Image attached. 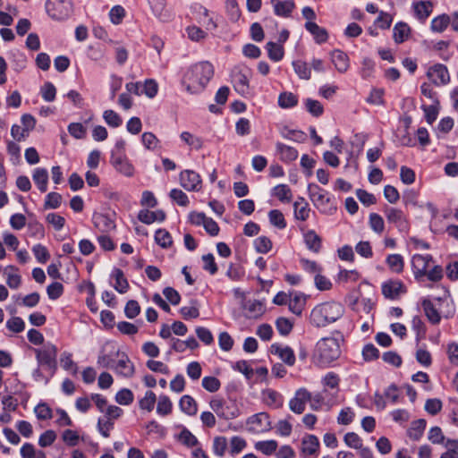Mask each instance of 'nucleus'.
Masks as SVG:
<instances>
[{"label": "nucleus", "instance_id": "nucleus-1", "mask_svg": "<svg viewBox=\"0 0 458 458\" xmlns=\"http://www.w3.org/2000/svg\"><path fill=\"white\" fill-rule=\"evenodd\" d=\"M214 75V67L209 62H199L191 65L184 73L182 84L191 94L201 92Z\"/></svg>", "mask_w": 458, "mask_h": 458}, {"label": "nucleus", "instance_id": "nucleus-2", "mask_svg": "<svg viewBox=\"0 0 458 458\" xmlns=\"http://www.w3.org/2000/svg\"><path fill=\"white\" fill-rule=\"evenodd\" d=\"M425 316L433 325H438L442 317L445 318H453L454 307L447 296L434 298H424L421 301Z\"/></svg>", "mask_w": 458, "mask_h": 458}, {"label": "nucleus", "instance_id": "nucleus-3", "mask_svg": "<svg viewBox=\"0 0 458 458\" xmlns=\"http://www.w3.org/2000/svg\"><path fill=\"white\" fill-rule=\"evenodd\" d=\"M343 336L324 337L320 339L316 345V351L313 356L314 363L321 368L329 366L333 361L336 360L341 355L340 342Z\"/></svg>", "mask_w": 458, "mask_h": 458}, {"label": "nucleus", "instance_id": "nucleus-4", "mask_svg": "<svg viewBox=\"0 0 458 458\" xmlns=\"http://www.w3.org/2000/svg\"><path fill=\"white\" fill-rule=\"evenodd\" d=\"M344 307L336 301H327L316 305L310 312V323L324 327L343 317Z\"/></svg>", "mask_w": 458, "mask_h": 458}, {"label": "nucleus", "instance_id": "nucleus-5", "mask_svg": "<svg viewBox=\"0 0 458 458\" xmlns=\"http://www.w3.org/2000/svg\"><path fill=\"white\" fill-rule=\"evenodd\" d=\"M126 142L123 139H119L111 150L110 164L116 172L126 177H132L134 174V166L128 159L125 153Z\"/></svg>", "mask_w": 458, "mask_h": 458}, {"label": "nucleus", "instance_id": "nucleus-6", "mask_svg": "<svg viewBox=\"0 0 458 458\" xmlns=\"http://www.w3.org/2000/svg\"><path fill=\"white\" fill-rule=\"evenodd\" d=\"M36 359L39 367L47 369L52 377L57 368V347L52 343H47L40 349H35Z\"/></svg>", "mask_w": 458, "mask_h": 458}, {"label": "nucleus", "instance_id": "nucleus-7", "mask_svg": "<svg viewBox=\"0 0 458 458\" xmlns=\"http://www.w3.org/2000/svg\"><path fill=\"white\" fill-rule=\"evenodd\" d=\"M209 406L219 418L224 420H233L240 415L239 408L232 401L226 402L222 398L214 397L210 400Z\"/></svg>", "mask_w": 458, "mask_h": 458}, {"label": "nucleus", "instance_id": "nucleus-8", "mask_svg": "<svg viewBox=\"0 0 458 458\" xmlns=\"http://www.w3.org/2000/svg\"><path fill=\"white\" fill-rule=\"evenodd\" d=\"M251 71L248 67H234L231 73V81L234 89L242 96L250 94V78Z\"/></svg>", "mask_w": 458, "mask_h": 458}, {"label": "nucleus", "instance_id": "nucleus-9", "mask_svg": "<svg viewBox=\"0 0 458 458\" xmlns=\"http://www.w3.org/2000/svg\"><path fill=\"white\" fill-rule=\"evenodd\" d=\"M308 191L311 201L321 212L326 213L331 208L330 196L326 190L310 183L308 186Z\"/></svg>", "mask_w": 458, "mask_h": 458}, {"label": "nucleus", "instance_id": "nucleus-10", "mask_svg": "<svg viewBox=\"0 0 458 458\" xmlns=\"http://www.w3.org/2000/svg\"><path fill=\"white\" fill-rule=\"evenodd\" d=\"M46 10L53 19L64 20L71 13L72 3L70 0H47Z\"/></svg>", "mask_w": 458, "mask_h": 458}, {"label": "nucleus", "instance_id": "nucleus-11", "mask_svg": "<svg viewBox=\"0 0 458 458\" xmlns=\"http://www.w3.org/2000/svg\"><path fill=\"white\" fill-rule=\"evenodd\" d=\"M381 291L386 299L397 300L407 293V288L401 280L390 279L382 283Z\"/></svg>", "mask_w": 458, "mask_h": 458}, {"label": "nucleus", "instance_id": "nucleus-12", "mask_svg": "<svg viewBox=\"0 0 458 458\" xmlns=\"http://www.w3.org/2000/svg\"><path fill=\"white\" fill-rule=\"evenodd\" d=\"M427 77L436 86L446 85L450 81V75L447 67L442 64H436L427 71Z\"/></svg>", "mask_w": 458, "mask_h": 458}, {"label": "nucleus", "instance_id": "nucleus-13", "mask_svg": "<svg viewBox=\"0 0 458 458\" xmlns=\"http://www.w3.org/2000/svg\"><path fill=\"white\" fill-rule=\"evenodd\" d=\"M310 400V392L301 387L295 391L294 395L289 401V408L295 414H301L306 409V404Z\"/></svg>", "mask_w": 458, "mask_h": 458}, {"label": "nucleus", "instance_id": "nucleus-14", "mask_svg": "<svg viewBox=\"0 0 458 458\" xmlns=\"http://www.w3.org/2000/svg\"><path fill=\"white\" fill-rule=\"evenodd\" d=\"M385 215L388 223L394 224L400 232L406 233L409 231V222L401 209L387 208L385 210Z\"/></svg>", "mask_w": 458, "mask_h": 458}, {"label": "nucleus", "instance_id": "nucleus-15", "mask_svg": "<svg viewBox=\"0 0 458 458\" xmlns=\"http://www.w3.org/2000/svg\"><path fill=\"white\" fill-rule=\"evenodd\" d=\"M180 183L189 191H198L201 187V179L193 170H184L180 174Z\"/></svg>", "mask_w": 458, "mask_h": 458}, {"label": "nucleus", "instance_id": "nucleus-16", "mask_svg": "<svg viewBox=\"0 0 458 458\" xmlns=\"http://www.w3.org/2000/svg\"><path fill=\"white\" fill-rule=\"evenodd\" d=\"M431 260L432 257L429 254H414L412 256L411 267L415 279L420 280L422 276H426L429 262Z\"/></svg>", "mask_w": 458, "mask_h": 458}, {"label": "nucleus", "instance_id": "nucleus-17", "mask_svg": "<svg viewBox=\"0 0 458 458\" xmlns=\"http://www.w3.org/2000/svg\"><path fill=\"white\" fill-rule=\"evenodd\" d=\"M250 429L256 432L268 431L271 428V421L267 412H259L250 416L247 421Z\"/></svg>", "mask_w": 458, "mask_h": 458}, {"label": "nucleus", "instance_id": "nucleus-18", "mask_svg": "<svg viewBox=\"0 0 458 458\" xmlns=\"http://www.w3.org/2000/svg\"><path fill=\"white\" fill-rule=\"evenodd\" d=\"M319 440L315 435H308L301 440V454L304 458H310L318 454Z\"/></svg>", "mask_w": 458, "mask_h": 458}, {"label": "nucleus", "instance_id": "nucleus-19", "mask_svg": "<svg viewBox=\"0 0 458 458\" xmlns=\"http://www.w3.org/2000/svg\"><path fill=\"white\" fill-rule=\"evenodd\" d=\"M271 352L277 355L287 366L292 367L295 363L293 350L289 346L274 344L271 345Z\"/></svg>", "mask_w": 458, "mask_h": 458}, {"label": "nucleus", "instance_id": "nucleus-20", "mask_svg": "<svg viewBox=\"0 0 458 458\" xmlns=\"http://www.w3.org/2000/svg\"><path fill=\"white\" fill-rule=\"evenodd\" d=\"M331 62L334 64L335 69L344 73L350 67V59L346 53L340 49H335L330 53Z\"/></svg>", "mask_w": 458, "mask_h": 458}, {"label": "nucleus", "instance_id": "nucleus-21", "mask_svg": "<svg viewBox=\"0 0 458 458\" xmlns=\"http://www.w3.org/2000/svg\"><path fill=\"white\" fill-rule=\"evenodd\" d=\"M276 152L279 159L284 163H290L298 157V150L296 148L282 142H276Z\"/></svg>", "mask_w": 458, "mask_h": 458}, {"label": "nucleus", "instance_id": "nucleus-22", "mask_svg": "<svg viewBox=\"0 0 458 458\" xmlns=\"http://www.w3.org/2000/svg\"><path fill=\"white\" fill-rule=\"evenodd\" d=\"M270 3L273 5L275 14L280 17H289L295 8L293 0H271Z\"/></svg>", "mask_w": 458, "mask_h": 458}, {"label": "nucleus", "instance_id": "nucleus-23", "mask_svg": "<svg viewBox=\"0 0 458 458\" xmlns=\"http://www.w3.org/2000/svg\"><path fill=\"white\" fill-rule=\"evenodd\" d=\"M114 371L125 377H131L134 373V365L127 355L123 354L115 365L112 366Z\"/></svg>", "mask_w": 458, "mask_h": 458}, {"label": "nucleus", "instance_id": "nucleus-24", "mask_svg": "<svg viewBox=\"0 0 458 458\" xmlns=\"http://www.w3.org/2000/svg\"><path fill=\"white\" fill-rule=\"evenodd\" d=\"M306 304V297L301 293H290L289 310L295 315H301Z\"/></svg>", "mask_w": 458, "mask_h": 458}, {"label": "nucleus", "instance_id": "nucleus-25", "mask_svg": "<svg viewBox=\"0 0 458 458\" xmlns=\"http://www.w3.org/2000/svg\"><path fill=\"white\" fill-rule=\"evenodd\" d=\"M138 219L146 225H150L156 221L163 222L165 219V213L161 209L156 211L142 209L138 214Z\"/></svg>", "mask_w": 458, "mask_h": 458}, {"label": "nucleus", "instance_id": "nucleus-26", "mask_svg": "<svg viewBox=\"0 0 458 458\" xmlns=\"http://www.w3.org/2000/svg\"><path fill=\"white\" fill-rule=\"evenodd\" d=\"M93 224L101 232H110L115 228L114 220L106 214L96 213L92 217Z\"/></svg>", "mask_w": 458, "mask_h": 458}, {"label": "nucleus", "instance_id": "nucleus-27", "mask_svg": "<svg viewBox=\"0 0 458 458\" xmlns=\"http://www.w3.org/2000/svg\"><path fill=\"white\" fill-rule=\"evenodd\" d=\"M262 397L267 405L273 408H281L284 404L283 395L273 389H266L262 392Z\"/></svg>", "mask_w": 458, "mask_h": 458}, {"label": "nucleus", "instance_id": "nucleus-28", "mask_svg": "<svg viewBox=\"0 0 458 458\" xmlns=\"http://www.w3.org/2000/svg\"><path fill=\"white\" fill-rule=\"evenodd\" d=\"M412 9L416 18L424 21L431 14L433 4L430 1H420L412 4Z\"/></svg>", "mask_w": 458, "mask_h": 458}, {"label": "nucleus", "instance_id": "nucleus-29", "mask_svg": "<svg viewBox=\"0 0 458 458\" xmlns=\"http://www.w3.org/2000/svg\"><path fill=\"white\" fill-rule=\"evenodd\" d=\"M305 29L313 36L314 40L318 44L325 43L328 38L327 30L313 21H307L305 23Z\"/></svg>", "mask_w": 458, "mask_h": 458}, {"label": "nucleus", "instance_id": "nucleus-30", "mask_svg": "<svg viewBox=\"0 0 458 458\" xmlns=\"http://www.w3.org/2000/svg\"><path fill=\"white\" fill-rule=\"evenodd\" d=\"M244 310L248 318H258L264 313L265 307L261 301L250 300L244 304Z\"/></svg>", "mask_w": 458, "mask_h": 458}, {"label": "nucleus", "instance_id": "nucleus-31", "mask_svg": "<svg viewBox=\"0 0 458 458\" xmlns=\"http://www.w3.org/2000/svg\"><path fill=\"white\" fill-rule=\"evenodd\" d=\"M179 407L182 412L189 416H194L198 411L197 402L189 394H185L181 397L179 401Z\"/></svg>", "mask_w": 458, "mask_h": 458}, {"label": "nucleus", "instance_id": "nucleus-32", "mask_svg": "<svg viewBox=\"0 0 458 458\" xmlns=\"http://www.w3.org/2000/svg\"><path fill=\"white\" fill-rule=\"evenodd\" d=\"M32 179L41 192L47 190L48 172L46 168L38 167L34 170Z\"/></svg>", "mask_w": 458, "mask_h": 458}, {"label": "nucleus", "instance_id": "nucleus-33", "mask_svg": "<svg viewBox=\"0 0 458 458\" xmlns=\"http://www.w3.org/2000/svg\"><path fill=\"white\" fill-rule=\"evenodd\" d=\"M426 425L427 422L424 419L412 421L407 432L409 437L414 441L420 440L423 436Z\"/></svg>", "mask_w": 458, "mask_h": 458}, {"label": "nucleus", "instance_id": "nucleus-34", "mask_svg": "<svg viewBox=\"0 0 458 458\" xmlns=\"http://www.w3.org/2000/svg\"><path fill=\"white\" fill-rule=\"evenodd\" d=\"M411 29L405 22H397L393 29V38L396 44L404 42L410 35Z\"/></svg>", "mask_w": 458, "mask_h": 458}, {"label": "nucleus", "instance_id": "nucleus-35", "mask_svg": "<svg viewBox=\"0 0 458 458\" xmlns=\"http://www.w3.org/2000/svg\"><path fill=\"white\" fill-rule=\"evenodd\" d=\"M267 55L273 62H279L284 58V49L281 44L269 41L266 44Z\"/></svg>", "mask_w": 458, "mask_h": 458}, {"label": "nucleus", "instance_id": "nucleus-36", "mask_svg": "<svg viewBox=\"0 0 458 458\" xmlns=\"http://www.w3.org/2000/svg\"><path fill=\"white\" fill-rule=\"evenodd\" d=\"M281 136L289 140L302 143L307 140V135L304 131L300 130H292L286 126L280 130Z\"/></svg>", "mask_w": 458, "mask_h": 458}, {"label": "nucleus", "instance_id": "nucleus-37", "mask_svg": "<svg viewBox=\"0 0 458 458\" xmlns=\"http://www.w3.org/2000/svg\"><path fill=\"white\" fill-rule=\"evenodd\" d=\"M304 242L309 250L318 252L321 248V238L314 230H309L304 233Z\"/></svg>", "mask_w": 458, "mask_h": 458}, {"label": "nucleus", "instance_id": "nucleus-38", "mask_svg": "<svg viewBox=\"0 0 458 458\" xmlns=\"http://www.w3.org/2000/svg\"><path fill=\"white\" fill-rule=\"evenodd\" d=\"M389 269L395 274H401L404 268V260L400 254H389L386 259Z\"/></svg>", "mask_w": 458, "mask_h": 458}, {"label": "nucleus", "instance_id": "nucleus-39", "mask_svg": "<svg viewBox=\"0 0 458 458\" xmlns=\"http://www.w3.org/2000/svg\"><path fill=\"white\" fill-rule=\"evenodd\" d=\"M293 208H294V216L298 220L305 221L308 219L310 215V208L309 204L305 202V199L303 198H299L294 203H293Z\"/></svg>", "mask_w": 458, "mask_h": 458}, {"label": "nucleus", "instance_id": "nucleus-40", "mask_svg": "<svg viewBox=\"0 0 458 458\" xmlns=\"http://www.w3.org/2000/svg\"><path fill=\"white\" fill-rule=\"evenodd\" d=\"M111 276L115 279V284L114 287L118 293H124L128 291L129 284L120 268H114Z\"/></svg>", "mask_w": 458, "mask_h": 458}, {"label": "nucleus", "instance_id": "nucleus-41", "mask_svg": "<svg viewBox=\"0 0 458 458\" xmlns=\"http://www.w3.org/2000/svg\"><path fill=\"white\" fill-rule=\"evenodd\" d=\"M227 448L228 442L225 437L217 436L214 437L212 443V452L216 456L219 458L224 457Z\"/></svg>", "mask_w": 458, "mask_h": 458}, {"label": "nucleus", "instance_id": "nucleus-42", "mask_svg": "<svg viewBox=\"0 0 458 458\" xmlns=\"http://www.w3.org/2000/svg\"><path fill=\"white\" fill-rule=\"evenodd\" d=\"M451 17L447 14H441L431 21L430 29L434 32H443L450 24Z\"/></svg>", "mask_w": 458, "mask_h": 458}, {"label": "nucleus", "instance_id": "nucleus-43", "mask_svg": "<svg viewBox=\"0 0 458 458\" xmlns=\"http://www.w3.org/2000/svg\"><path fill=\"white\" fill-rule=\"evenodd\" d=\"M273 196L276 197L282 202H290L293 199V193L290 187L286 184H278L273 188Z\"/></svg>", "mask_w": 458, "mask_h": 458}, {"label": "nucleus", "instance_id": "nucleus-44", "mask_svg": "<svg viewBox=\"0 0 458 458\" xmlns=\"http://www.w3.org/2000/svg\"><path fill=\"white\" fill-rule=\"evenodd\" d=\"M173 403L167 395L161 394L158 397L157 413L160 416H167L172 412Z\"/></svg>", "mask_w": 458, "mask_h": 458}, {"label": "nucleus", "instance_id": "nucleus-45", "mask_svg": "<svg viewBox=\"0 0 458 458\" xmlns=\"http://www.w3.org/2000/svg\"><path fill=\"white\" fill-rule=\"evenodd\" d=\"M156 402L157 396L155 393L148 390L145 393V395L139 400V407L143 411L150 412L153 411Z\"/></svg>", "mask_w": 458, "mask_h": 458}, {"label": "nucleus", "instance_id": "nucleus-46", "mask_svg": "<svg viewBox=\"0 0 458 458\" xmlns=\"http://www.w3.org/2000/svg\"><path fill=\"white\" fill-rule=\"evenodd\" d=\"M298 104V98L292 92H283L278 97V105L282 108H291Z\"/></svg>", "mask_w": 458, "mask_h": 458}, {"label": "nucleus", "instance_id": "nucleus-47", "mask_svg": "<svg viewBox=\"0 0 458 458\" xmlns=\"http://www.w3.org/2000/svg\"><path fill=\"white\" fill-rule=\"evenodd\" d=\"M155 242L164 249L170 247L173 243L172 236L165 229H158L156 231Z\"/></svg>", "mask_w": 458, "mask_h": 458}, {"label": "nucleus", "instance_id": "nucleus-48", "mask_svg": "<svg viewBox=\"0 0 458 458\" xmlns=\"http://www.w3.org/2000/svg\"><path fill=\"white\" fill-rule=\"evenodd\" d=\"M178 440L188 447H194L199 444L198 438L186 428L179 434Z\"/></svg>", "mask_w": 458, "mask_h": 458}, {"label": "nucleus", "instance_id": "nucleus-49", "mask_svg": "<svg viewBox=\"0 0 458 458\" xmlns=\"http://www.w3.org/2000/svg\"><path fill=\"white\" fill-rule=\"evenodd\" d=\"M293 67L300 79L309 80L310 78V69L308 67V64L305 62L301 60L293 61Z\"/></svg>", "mask_w": 458, "mask_h": 458}, {"label": "nucleus", "instance_id": "nucleus-50", "mask_svg": "<svg viewBox=\"0 0 458 458\" xmlns=\"http://www.w3.org/2000/svg\"><path fill=\"white\" fill-rule=\"evenodd\" d=\"M304 105L307 111L313 116L318 117L322 115L324 107L321 103L312 98H307L304 100Z\"/></svg>", "mask_w": 458, "mask_h": 458}, {"label": "nucleus", "instance_id": "nucleus-51", "mask_svg": "<svg viewBox=\"0 0 458 458\" xmlns=\"http://www.w3.org/2000/svg\"><path fill=\"white\" fill-rule=\"evenodd\" d=\"M60 362L64 369L72 371L73 375L77 373L78 367L76 363L72 360V353L68 352H64L61 354Z\"/></svg>", "mask_w": 458, "mask_h": 458}, {"label": "nucleus", "instance_id": "nucleus-52", "mask_svg": "<svg viewBox=\"0 0 458 458\" xmlns=\"http://www.w3.org/2000/svg\"><path fill=\"white\" fill-rule=\"evenodd\" d=\"M411 328L416 333V342L419 343L426 335V327L419 316H414L411 319Z\"/></svg>", "mask_w": 458, "mask_h": 458}, {"label": "nucleus", "instance_id": "nucleus-53", "mask_svg": "<svg viewBox=\"0 0 458 458\" xmlns=\"http://www.w3.org/2000/svg\"><path fill=\"white\" fill-rule=\"evenodd\" d=\"M247 445L245 439L241 437L234 436L230 440L229 453L232 456L240 454Z\"/></svg>", "mask_w": 458, "mask_h": 458}, {"label": "nucleus", "instance_id": "nucleus-54", "mask_svg": "<svg viewBox=\"0 0 458 458\" xmlns=\"http://www.w3.org/2000/svg\"><path fill=\"white\" fill-rule=\"evenodd\" d=\"M255 448L266 455H270L276 452L277 442L276 440L259 441L255 444Z\"/></svg>", "mask_w": 458, "mask_h": 458}, {"label": "nucleus", "instance_id": "nucleus-55", "mask_svg": "<svg viewBox=\"0 0 458 458\" xmlns=\"http://www.w3.org/2000/svg\"><path fill=\"white\" fill-rule=\"evenodd\" d=\"M103 119L110 127L113 128H117L123 123L121 116L111 109L104 111Z\"/></svg>", "mask_w": 458, "mask_h": 458}, {"label": "nucleus", "instance_id": "nucleus-56", "mask_svg": "<svg viewBox=\"0 0 458 458\" xmlns=\"http://www.w3.org/2000/svg\"><path fill=\"white\" fill-rule=\"evenodd\" d=\"M370 228L376 233H382L385 229V222L381 216L377 213H371L369 219Z\"/></svg>", "mask_w": 458, "mask_h": 458}, {"label": "nucleus", "instance_id": "nucleus-57", "mask_svg": "<svg viewBox=\"0 0 458 458\" xmlns=\"http://www.w3.org/2000/svg\"><path fill=\"white\" fill-rule=\"evenodd\" d=\"M428 439L434 445H445V437L438 426L432 427L428 433Z\"/></svg>", "mask_w": 458, "mask_h": 458}, {"label": "nucleus", "instance_id": "nucleus-58", "mask_svg": "<svg viewBox=\"0 0 458 458\" xmlns=\"http://www.w3.org/2000/svg\"><path fill=\"white\" fill-rule=\"evenodd\" d=\"M254 248L259 253H267L272 248V242L267 236H259L254 240Z\"/></svg>", "mask_w": 458, "mask_h": 458}, {"label": "nucleus", "instance_id": "nucleus-59", "mask_svg": "<svg viewBox=\"0 0 458 458\" xmlns=\"http://www.w3.org/2000/svg\"><path fill=\"white\" fill-rule=\"evenodd\" d=\"M268 217H269L270 223L274 226H276L279 229L285 228L286 222H285L284 215L281 211H279L277 209H273V210L269 211Z\"/></svg>", "mask_w": 458, "mask_h": 458}, {"label": "nucleus", "instance_id": "nucleus-60", "mask_svg": "<svg viewBox=\"0 0 458 458\" xmlns=\"http://www.w3.org/2000/svg\"><path fill=\"white\" fill-rule=\"evenodd\" d=\"M360 278V274L356 270L341 269L337 276V281L341 284L348 282H356Z\"/></svg>", "mask_w": 458, "mask_h": 458}, {"label": "nucleus", "instance_id": "nucleus-61", "mask_svg": "<svg viewBox=\"0 0 458 458\" xmlns=\"http://www.w3.org/2000/svg\"><path fill=\"white\" fill-rule=\"evenodd\" d=\"M355 418V413L350 407L342 409L337 417V423L340 425H349Z\"/></svg>", "mask_w": 458, "mask_h": 458}, {"label": "nucleus", "instance_id": "nucleus-62", "mask_svg": "<svg viewBox=\"0 0 458 458\" xmlns=\"http://www.w3.org/2000/svg\"><path fill=\"white\" fill-rule=\"evenodd\" d=\"M445 446L448 450L443 453L440 458H458V440L457 439H447Z\"/></svg>", "mask_w": 458, "mask_h": 458}, {"label": "nucleus", "instance_id": "nucleus-63", "mask_svg": "<svg viewBox=\"0 0 458 458\" xmlns=\"http://www.w3.org/2000/svg\"><path fill=\"white\" fill-rule=\"evenodd\" d=\"M32 252L36 259L42 264H45L50 258L47 249L39 243L33 246Z\"/></svg>", "mask_w": 458, "mask_h": 458}, {"label": "nucleus", "instance_id": "nucleus-64", "mask_svg": "<svg viewBox=\"0 0 458 458\" xmlns=\"http://www.w3.org/2000/svg\"><path fill=\"white\" fill-rule=\"evenodd\" d=\"M115 401L121 405H129L133 402V394L130 389L123 388L116 393Z\"/></svg>", "mask_w": 458, "mask_h": 458}]
</instances>
